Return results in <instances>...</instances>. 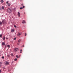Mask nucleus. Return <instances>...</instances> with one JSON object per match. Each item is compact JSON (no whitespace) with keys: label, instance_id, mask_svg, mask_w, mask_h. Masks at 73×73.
<instances>
[{"label":"nucleus","instance_id":"f257e3e1","mask_svg":"<svg viewBox=\"0 0 73 73\" xmlns=\"http://www.w3.org/2000/svg\"><path fill=\"white\" fill-rule=\"evenodd\" d=\"M7 12L9 13H10L12 12V10L10 8H8L7 10Z\"/></svg>","mask_w":73,"mask_h":73},{"label":"nucleus","instance_id":"f03ea898","mask_svg":"<svg viewBox=\"0 0 73 73\" xmlns=\"http://www.w3.org/2000/svg\"><path fill=\"white\" fill-rule=\"evenodd\" d=\"M5 65H8V64H9V62H8V61L5 62Z\"/></svg>","mask_w":73,"mask_h":73},{"label":"nucleus","instance_id":"7ed1b4c3","mask_svg":"<svg viewBox=\"0 0 73 73\" xmlns=\"http://www.w3.org/2000/svg\"><path fill=\"white\" fill-rule=\"evenodd\" d=\"M2 23L3 24H5V20H4L2 21Z\"/></svg>","mask_w":73,"mask_h":73},{"label":"nucleus","instance_id":"20e7f679","mask_svg":"<svg viewBox=\"0 0 73 73\" xmlns=\"http://www.w3.org/2000/svg\"><path fill=\"white\" fill-rule=\"evenodd\" d=\"M5 43L3 42L2 43V45H5Z\"/></svg>","mask_w":73,"mask_h":73},{"label":"nucleus","instance_id":"39448f33","mask_svg":"<svg viewBox=\"0 0 73 73\" xmlns=\"http://www.w3.org/2000/svg\"><path fill=\"white\" fill-rule=\"evenodd\" d=\"M22 23L23 24H25V23H26L25 21L24 20H23L22 21Z\"/></svg>","mask_w":73,"mask_h":73},{"label":"nucleus","instance_id":"423d86ee","mask_svg":"<svg viewBox=\"0 0 73 73\" xmlns=\"http://www.w3.org/2000/svg\"><path fill=\"white\" fill-rule=\"evenodd\" d=\"M19 50V49L18 48H16L15 50V52H16V51H17V50Z\"/></svg>","mask_w":73,"mask_h":73},{"label":"nucleus","instance_id":"0eeeda50","mask_svg":"<svg viewBox=\"0 0 73 73\" xmlns=\"http://www.w3.org/2000/svg\"><path fill=\"white\" fill-rule=\"evenodd\" d=\"M11 32H14V29H11Z\"/></svg>","mask_w":73,"mask_h":73},{"label":"nucleus","instance_id":"6e6552de","mask_svg":"<svg viewBox=\"0 0 73 73\" xmlns=\"http://www.w3.org/2000/svg\"><path fill=\"white\" fill-rule=\"evenodd\" d=\"M1 8L2 9H4V6H2Z\"/></svg>","mask_w":73,"mask_h":73},{"label":"nucleus","instance_id":"1a4fd4ad","mask_svg":"<svg viewBox=\"0 0 73 73\" xmlns=\"http://www.w3.org/2000/svg\"><path fill=\"white\" fill-rule=\"evenodd\" d=\"M2 25V22H0V25Z\"/></svg>","mask_w":73,"mask_h":73},{"label":"nucleus","instance_id":"9d476101","mask_svg":"<svg viewBox=\"0 0 73 73\" xmlns=\"http://www.w3.org/2000/svg\"><path fill=\"white\" fill-rule=\"evenodd\" d=\"M8 6H10L11 5V4H10V3H8Z\"/></svg>","mask_w":73,"mask_h":73},{"label":"nucleus","instance_id":"9b49d317","mask_svg":"<svg viewBox=\"0 0 73 73\" xmlns=\"http://www.w3.org/2000/svg\"><path fill=\"white\" fill-rule=\"evenodd\" d=\"M0 37L1 38L2 37V34H1L0 35Z\"/></svg>","mask_w":73,"mask_h":73},{"label":"nucleus","instance_id":"f8f14e48","mask_svg":"<svg viewBox=\"0 0 73 73\" xmlns=\"http://www.w3.org/2000/svg\"><path fill=\"white\" fill-rule=\"evenodd\" d=\"M22 52H23L22 50H21L20 51V53H22Z\"/></svg>","mask_w":73,"mask_h":73},{"label":"nucleus","instance_id":"ddd939ff","mask_svg":"<svg viewBox=\"0 0 73 73\" xmlns=\"http://www.w3.org/2000/svg\"><path fill=\"white\" fill-rule=\"evenodd\" d=\"M20 14L19 13V17H20Z\"/></svg>","mask_w":73,"mask_h":73},{"label":"nucleus","instance_id":"4468645a","mask_svg":"<svg viewBox=\"0 0 73 73\" xmlns=\"http://www.w3.org/2000/svg\"><path fill=\"white\" fill-rule=\"evenodd\" d=\"M21 40L19 39V42H21Z\"/></svg>","mask_w":73,"mask_h":73},{"label":"nucleus","instance_id":"2eb2a0df","mask_svg":"<svg viewBox=\"0 0 73 73\" xmlns=\"http://www.w3.org/2000/svg\"><path fill=\"white\" fill-rule=\"evenodd\" d=\"M3 0H1V3H3Z\"/></svg>","mask_w":73,"mask_h":73},{"label":"nucleus","instance_id":"dca6fc26","mask_svg":"<svg viewBox=\"0 0 73 73\" xmlns=\"http://www.w3.org/2000/svg\"><path fill=\"white\" fill-rule=\"evenodd\" d=\"M5 36H4L3 37V40H5Z\"/></svg>","mask_w":73,"mask_h":73},{"label":"nucleus","instance_id":"f3484780","mask_svg":"<svg viewBox=\"0 0 73 73\" xmlns=\"http://www.w3.org/2000/svg\"><path fill=\"white\" fill-rule=\"evenodd\" d=\"M16 37H15V38H14V40H16Z\"/></svg>","mask_w":73,"mask_h":73},{"label":"nucleus","instance_id":"a211bd4d","mask_svg":"<svg viewBox=\"0 0 73 73\" xmlns=\"http://www.w3.org/2000/svg\"><path fill=\"white\" fill-rule=\"evenodd\" d=\"M7 46L8 48H9V47H10V46H9V45H7Z\"/></svg>","mask_w":73,"mask_h":73},{"label":"nucleus","instance_id":"6ab92c4d","mask_svg":"<svg viewBox=\"0 0 73 73\" xmlns=\"http://www.w3.org/2000/svg\"><path fill=\"white\" fill-rule=\"evenodd\" d=\"M2 58H4V56H2Z\"/></svg>","mask_w":73,"mask_h":73},{"label":"nucleus","instance_id":"aec40b11","mask_svg":"<svg viewBox=\"0 0 73 73\" xmlns=\"http://www.w3.org/2000/svg\"><path fill=\"white\" fill-rule=\"evenodd\" d=\"M14 60L15 61H17V58H15V59H14Z\"/></svg>","mask_w":73,"mask_h":73},{"label":"nucleus","instance_id":"412c9836","mask_svg":"<svg viewBox=\"0 0 73 73\" xmlns=\"http://www.w3.org/2000/svg\"><path fill=\"white\" fill-rule=\"evenodd\" d=\"M22 8H25V6H23Z\"/></svg>","mask_w":73,"mask_h":73},{"label":"nucleus","instance_id":"4be33fe9","mask_svg":"<svg viewBox=\"0 0 73 73\" xmlns=\"http://www.w3.org/2000/svg\"><path fill=\"white\" fill-rule=\"evenodd\" d=\"M21 33H19V35H21Z\"/></svg>","mask_w":73,"mask_h":73},{"label":"nucleus","instance_id":"5701e85b","mask_svg":"<svg viewBox=\"0 0 73 73\" xmlns=\"http://www.w3.org/2000/svg\"><path fill=\"white\" fill-rule=\"evenodd\" d=\"M11 56H13V54L12 53V54H11Z\"/></svg>","mask_w":73,"mask_h":73},{"label":"nucleus","instance_id":"b1692460","mask_svg":"<svg viewBox=\"0 0 73 73\" xmlns=\"http://www.w3.org/2000/svg\"><path fill=\"white\" fill-rule=\"evenodd\" d=\"M7 57H9V55L8 54V55H7Z\"/></svg>","mask_w":73,"mask_h":73},{"label":"nucleus","instance_id":"393cba45","mask_svg":"<svg viewBox=\"0 0 73 73\" xmlns=\"http://www.w3.org/2000/svg\"><path fill=\"white\" fill-rule=\"evenodd\" d=\"M8 1H7L6 2V4H8Z\"/></svg>","mask_w":73,"mask_h":73},{"label":"nucleus","instance_id":"a878e982","mask_svg":"<svg viewBox=\"0 0 73 73\" xmlns=\"http://www.w3.org/2000/svg\"><path fill=\"white\" fill-rule=\"evenodd\" d=\"M2 64V62H1L0 63V64L1 65V64Z\"/></svg>","mask_w":73,"mask_h":73},{"label":"nucleus","instance_id":"bb28decb","mask_svg":"<svg viewBox=\"0 0 73 73\" xmlns=\"http://www.w3.org/2000/svg\"><path fill=\"white\" fill-rule=\"evenodd\" d=\"M16 57L17 58H18V56L16 55Z\"/></svg>","mask_w":73,"mask_h":73},{"label":"nucleus","instance_id":"cd10ccee","mask_svg":"<svg viewBox=\"0 0 73 73\" xmlns=\"http://www.w3.org/2000/svg\"><path fill=\"white\" fill-rule=\"evenodd\" d=\"M20 9H23V7H20Z\"/></svg>","mask_w":73,"mask_h":73},{"label":"nucleus","instance_id":"c85d7f7f","mask_svg":"<svg viewBox=\"0 0 73 73\" xmlns=\"http://www.w3.org/2000/svg\"><path fill=\"white\" fill-rule=\"evenodd\" d=\"M25 36H27V33H25Z\"/></svg>","mask_w":73,"mask_h":73},{"label":"nucleus","instance_id":"c756f323","mask_svg":"<svg viewBox=\"0 0 73 73\" xmlns=\"http://www.w3.org/2000/svg\"><path fill=\"white\" fill-rule=\"evenodd\" d=\"M24 5V4H21V5H22V6H23V5Z\"/></svg>","mask_w":73,"mask_h":73},{"label":"nucleus","instance_id":"7c9ffc66","mask_svg":"<svg viewBox=\"0 0 73 73\" xmlns=\"http://www.w3.org/2000/svg\"><path fill=\"white\" fill-rule=\"evenodd\" d=\"M14 27H15V28H16V26L15 25H14Z\"/></svg>","mask_w":73,"mask_h":73},{"label":"nucleus","instance_id":"2f4dec72","mask_svg":"<svg viewBox=\"0 0 73 73\" xmlns=\"http://www.w3.org/2000/svg\"><path fill=\"white\" fill-rule=\"evenodd\" d=\"M1 72V70H0V73Z\"/></svg>","mask_w":73,"mask_h":73},{"label":"nucleus","instance_id":"473e14b6","mask_svg":"<svg viewBox=\"0 0 73 73\" xmlns=\"http://www.w3.org/2000/svg\"><path fill=\"white\" fill-rule=\"evenodd\" d=\"M24 47V45H23V47Z\"/></svg>","mask_w":73,"mask_h":73},{"label":"nucleus","instance_id":"72a5a7b5","mask_svg":"<svg viewBox=\"0 0 73 73\" xmlns=\"http://www.w3.org/2000/svg\"><path fill=\"white\" fill-rule=\"evenodd\" d=\"M6 47H7V46H5V48H6Z\"/></svg>","mask_w":73,"mask_h":73},{"label":"nucleus","instance_id":"f704fd0d","mask_svg":"<svg viewBox=\"0 0 73 73\" xmlns=\"http://www.w3.org/2000/svg\"><path fill=\"white\" fill-rule=\"evenodd\" d=\"M20 57V56H19V57Z\"/></svg>","mask_w":73,"mask_h":73},{"label":"nucleus","instance_id":"c9c22d12","mask_svg":"<svg viewBox=\"0 0 73 73\" xmlns=\"http://www.w3.org/2000/svg\"><path fill=\"white\" fill-rule=\"evenodd\" d=\"M14 10H15V9H14Z\"/></svg>","mask_w":73,"mask_h":73},{"label":"nucleus","instance_id":"e433bc0d","mask_svg":"<svg viewBox=\"0 0 73 73\" xmlns=\"http://www.w3.org/2000/svg\"><path fill=\"white\" fill-rule=\"evenodd\" d=\"M18 15H19V12L18 13Z\"/></svg>","mask_w":73,"mask_h":73},{"label":"nucleus","instance_id":"4c0bfd02","mask_svg":"<svg viewBox=\"0 0 73 73\" xmlns=\"http://www.w3.org/2000/svg\"><path fill=\"white\" fill-rule=\"evenodd\" d=\"M6 39H8V38H6Z\"/></svg>","mask_w":73,"mask_h":73},{"label":"nucleus","instance_id":"58836bf2","mask_svg":"<svg viewBox=\"0 0 73 73\" xmlns=\"http://www.w3.org/2000/svg\"><path fill=\"white\" fill-rule=\"evenodd\" d=\"M0 9H1V8H0Z\"/></svg>","mask_w":73,"mask_h":73},{"label":"nucleus","instance_id":"ea45409f","mask_svg":"<svg viewBox=\"0 0 73 73\" xmlns=\"http://www.w3.org/2000/svg\"><path fill=\"white\" fill-rule=\"evenodd\" d=\"M21 1H22V0H20Z\"/></svg>","mask_w":73,"mask_h":73},{"label":"nucleus","instance_id":"a19ab883","mask_svg":"<svg viewBox=\"0 0 73 73\" xmlns=\"http://www.w3.org/2000/svg\"><path fill=\"white\" fill-rule=\"evenodd\" d=\"M24 14H25V13H24Z\"/></svg>","mask_w":73,"mask_h":73},{"label":"nucleus","instance_id":"79ce46f5","mask_svg":"<svg viewBox=\"0 0 73 73\" xmlns=\"http://www.w3.org/2000/svg\"><path fill=\"white\" fill-rule=\"evenodd\" d=\"M0 66H1V65H0Z\"/></svg>","mask_w":73,"mask_h":73}]
</instances>
